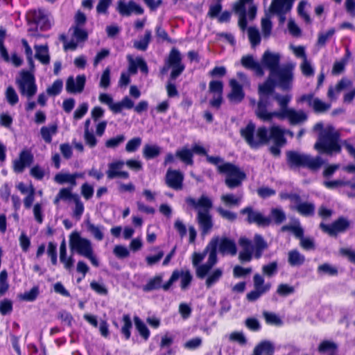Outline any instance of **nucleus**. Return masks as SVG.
<instances>
[{
	"label": "nucleus",
	"instance_id": "nucleus-60",
	"mask_svg": "<svg viewBox=\"0 0 355 355\" xmlns=\"http://www.w3.org/2000/svg\"><path fill=\"white\" fill-rule=\"evenodd\" d=\"M253 282H254V288L260 289V290L266 289V292L268 291L270 288V284H264L263 277L258 273H257L254 275Z\"/></svg>",
	"mask_w": 355,
	"mask_h": 355
},
{
	"label": "nucleus",
	"instance_id": "nucleus-61",
	"mask_svg": "<svg viewBox=\"0 0 355 355\" xmlns=\"http://www.w3.org/2000/svg\"><path fill=\"white\" fill-rule=\"evenodd\" d=\"M62 86V81L61 80H56L51 86L46 89V92L49 96H57L61 92Z\"/></svg>",
	"mask_w": 355,
	"mask_h": 355
},
{
	"label": "nucleus",
	"instance_id": "nucleus-13",
	"mask_svg": "<svg viewBox=\"0 0 355 355\" xmlns=\"http://www.w3.org/2000/svg\"><path fill=\"white\" fill-rule=\"evenodd\" d=\"M344 89H349V91L344 95L343 98L345 103H349L355 97V85H354L352 82L348 78H342L335 87H329L327 96L331 99H336V94Z\"/></svg>",
	"mask_w": 355,
	"mask_h": 355
},
{
	"label": "nucleus",
	"instance_id": "nucleus-25",
	"mask_svg": "<svg viewBox=\"0 0 355 355\" xmlns=\"http://www.w3.org/2000/svg\"><path fill=\"white\" fill-rule=\"evenodd\" d=\"M86 77L85 75H78L76 79L69 76L66 83V90L69 93H81L85 87Z\"/></svg>",
	"mask_w": 355,
	"mask_h": 355
},
{
	"label": "nucleus",
	"instance_id": "nucleus-6",
	"mask_svg": "<svg viewBox=\"0 0 355 355\" xmlns=\"http://www.w3.org/2000/svg\"><path fill=\"white\" fill-rule=\"evenodd\" d=\"M286 155L287 164L291 168L303 167L318 171L324 164V160L320 156L314 157L298 151L289 150L286 153Z\"/></svg>",
	"mask_w": 355,
	"mask_h": 355
},
{
	"label": "nucleus",
	"instance_id": "nucleus-43",
	"mask_svg": "<svg viewBox=\"0 0 355 355\" xmlns=\"http://www.w3.org/2000/svg\"><path fill=\"white\" fill-rule=\"evenodd\" d=\"M87 231L94 237L97 241H102L104 237L103 230L104 227L103 225H96L90 221L86 223Z\"/></svg>",
	"mask_w": 355,
	"mask_h": 355
},
{
	"label": "nucleus",
	"instance_id": "nucleus-19",
	"mask_svg": "<svg viewBox=\"0 0 355 355\" xmlns=\"http://www.w3.org/2000/svg\"><path fill=\"white\" fill-rule=\"evenodd\" d=\"M259 101L256 110L257 116L263 121L270 122L274 118V112H269L268 107L270 105L272 95H259Z\"/></svg>",
	"mask_w": 355,
	"mask_h": 355
},
{
	"label": "nucleus",
	"instance_id": "nucleus-4",
	"mask_svg": "<svg viewBox=\"0 0 355 355\" xmlns=\"http://www.w3.org/2000/svg\"><path fill=\"white\" fill-rule=\"evenodd\" d=\"M239 244L242 249L239 254V259L242 263L250 262L253 257L256 259H260L268 247L263 237L258 234L254 235L253 241L241 237Z\"/></svg>",
	"mask_w": 355,
	"mask_h": 355
},
{
	"label": "nucleus",
	"instance_id": "nucleus-30",
	"mask_svg": "<svg viewBox=\"0 0 355 355\" xmlns=\"http://www.w3.org/2000/svg\"><path fill=\"white\" fill-rule=\"evenodd\" d=\"M230 85L232 89L228 95L229 99L235 103H240L245 96L243 87L234 79L230 81Z\"/></svg>",
	"mask_w": 355,
	"mask_h": 355
},
{
	"label": "nucleus",
	"instance_id": "nucleus-33",
	"mask_svg": "<svg viewBox=\"0 0 355 355\" xmlns=\"http://www.w3.org/2000/svg\"><path fill=\"white\" fill-rule=\"evenodd\" d=\"M271 139L276 145H284L286 139L284 137V129L278 125H273L270 129L268 140Z\"/></svg>",
	"mask_w": 355,
	"mask_h": 355
},
{
	"label": "nucleus",
	"instance_id": "nucleus-20",
	"mask_svg": "<svg viewBox=\"0 0 355 355\" xmlns=\"http://www.w3.org/2000/svg\"><path fill=\"white\" fill-rule=\"evenodd\" d=\"M34 161V156L30 149H23L19 158L12 162V167L15 172L21 173L26 167L30 166Z\"/></svg>",
	"mask_w": 355,
	"mask_h": 355
},
{
	"label": "nucleus",
	"instance_id": "nucleus-1",
	"mask_svg": "<svg viewBox=\"0 0 355 355\" xmlns=\"http://www.w3.org/2000/svg\"><path fill=\"white\" fill-rule=\"evenodd\" d=\"M282 55L279 53L266 50L261 56V64L263 69L269 70L270 78H275L283 91H290L295 80L296 64L288 62L279 65Z\"/></svg>",
	"mask_w": 355,
	"mask_h": 355
},
{
	"label": "nucleus",
	"instance_id": "nucleus-3",
	"mask_svg": "<svg viewBox=\"0 0 355 355\" xmlns=\"http://www.w3.org/2000/svg\"><path fill=\"white\" fill-rule=\"evenodd\" d=\"M187 204L197 211L196 221L199 225L201 234L206 235L213 228L214 222L210 211L213 207L212 200L206 195H201L196 200L192 197H187L185 199Z\"/></svg>",
	"mask_w": 355,
	"mask_h": 355
},
{
	"label": "nucleus",
	"instance_id": "nucleus-23",
	"mask_svg": "<svg viewBox=\"0 0 355 355\" xmlns=\"http://www.w3.org/2000/svg\"><path fill=\"white\" fill-rule=\"evenodd\" d=\"M116 10L122 16L128 17L132 13L135 15H142L144 12V8L133 1L128 3L120 0L117 3Z\"/></svg>",
	"mask_w": 355,
	"mask_h": 355
},
{
	"label": "nucleus",
	"instance_id": "nucleus-21",
	"mask_svg": "<svg viewBox=\"0 0 355 355\" xmlns=\"http://www.w3.org/2000/svg\"><path fill=\"white\" fill-rule=\"evenodd\" d=\"M184 174L179 170L169 168L165 177L166 185L176 191L182 190L183 187Z\"/></svg>",
	"mask_w": 355,
	"mask_h": 355
},
{
	"label": "nucleus",
	"instance_id": "nucleus-5",
	"mask_svg": "<svg viewBox=\"0 0 355 355\" xmlns=\"http://www.w3.org/2000/svg\"><path fill=\"white\" fill-rule=\"evenodd\" d=\"M340 135L334 127L329 126L322 130L314 144V148L320 153L333 155L341 152Z\"/></svg>",
	"mask_w": 355,
	"mask_h": 355
},
{
	"label": "nucleus",
	"instance_id": "nucleus-46",
	"mask_svg": "<svg viewBox=\"0 0 355 355\" xmlns=\"http://www.w3.org/2000/svg\"><path fill=\"white\" fill-rule=\"evenodd\" d=\"M175 156L187 165L191 166L193 164V153L191 150L186 147L178 150L175 153Z\"/></svg>",
	"mask_w": 355,
	"mask_h": 355
},
{
	"label": "nucleus",
	"instance_id": "nucleus-39",
	"mask_svg": "<svg viewBox=\"0 0 355 355\" xmlns=\"http://www.w3.org/2000/svg\"><path fill=\"white\" fill-rule=\"evenodd\" d=\"M281 231L291 232L300 241L304 237V230L300 225V220H295L293 225H286L281 227Z\"/></svg>",
	"mask_w": 355,
	"mask_h": 355
},
{
	"label": "nucleus",
	"instance_id": "nucleus-8",
	"mask_svg": "<svg viewBox=\"0 0 355 355\" xmlns=\"http://www.w3.org/2000/svg\"><path fill=\"white\" fill-rule=\"evenodd\" d=\"M26 17L30 26L28 31L31 36H36L38 28L40 31H45L50 29L53 24L50 12L43 9L30 10Z\"/></svg>",
	"mask_w": 355,
	"mask_h": 355
},
{
	"label": "nucleus",
	"instance_id": "nucleus-62",
	"mask_svg": "<svg viewBox=\"0 0 355 355\" xmlns=\"http://www.w3.org/2000/svg\"><path fill=\"white\" fill-rule=\"evenodd\" d=\"M125 140L123 135H119L115 137L110 138L105 142V146L108 148H115Z\"/></svg>",
	"mask_w": 355,
	"mask_h": 355
},
{
	"label": "nucleus",
	"instance_id": "nucleus-63",
	"mask_svg": "<svg viewBox=\"0 0 355 355\" xmlns=\"http://www.w3.org/2000/svg\"><path fill=\"white\" fill-rule=\"evenodd\" d=\"M335 29L331 28L325 33H320L318 35L317 44L318 46H323L334 35Z\"/></svg>",
	"mask_w": 355,
	"mask_h": 355
},
{
	"label": "nucleus",
	"instance_id": "nucleus-27",
	"mask_svg": "<svg viewBox=\"0 0 355 355\" xmlns=\"http://www.w3.org/2000/svg\"><path fill=\"white\" fill-rule=\"evenodd\" d=\"M241 63L247 69L252 70L258 76H263L265 73L264 69L259 62L256 60L252 55H246L241 58Z\"/></svg>",
	"mask_w": 355,
	"mask_h": 355
},
{
	"label": "nucleus",
	"instance_id": "nucleus-26",
	"mask_svg": "<svg viewBox=\"0 0 355 355\" xmlns=\"http://www.w3.org/2000/svg\"><path fill=\"white\" fill-rule=\"evenodd\" d=\"M291 208L302 216L309 217L314 215L315 206L311 202H302L300 196L297 202H295L294 205L291 206Z\"/></svg>",
	"mask_w": 355,
	"mask_h": 355
},
{
	"label": "nucleus",
	"instance_id": "nucleus-15",
	"mask_svg": "<svg viewBox=\"0 0 355 355\" xmlns=\"http://www.w3.org/2000/svg\"><path fill=\"white\" fill-rule=\"evenodd\" d=\"M180 278V287L183 291L187 290L193 279V276L189 270H175L167 282L163 284L162 289L165 291H168L173 284Z\"/></svg>",
	"mask_w": 355,
	"mask_h": 355
},
{
	"label": "nucleus",
	"instance_id": "nucleus-9",
	"mask_svg": "<svg viewBox=\"0 0 355 355\" xmlns=\"http://www.w3.org/2000/svg\"><path fill=\"white\" fill-rule=\"evenodd\" d=\"M69 246L71 250L88 259L93 266L96 267L99 266L98 260L94 254V249L91 241L86 238L81 237L78 232H73L70 234Z\"/></svg>",
	"mask_w": 355,
	"mask_h": 355
},
{
	"label": "nucleus",
	"instance_id": "nucleus-29",
	"mask_svg": "<svg viewBox=\"0 0 355 355\" xmlns=\"http://www.w3.org/2000/svg\"><path fill=\"white\" fill-rule=\"evenodd\" d=\"M294 0H272L269 10L271 13H287L293 4Z\"/></svg>",
	"mask_w": 355,
	"mask_h": 355
},
{
	"label": "nucleus",
	"instance_id": "nucleus-35",
	"mask_svg": "<svg viewBox=\"0 0 355 355\" xmlns=\"http://www.w3.org/2000/svg\"><path fill=\"white\" fill-rule=\"evenodd\" d=\"M223 275V270L220 268H217L212 271H209L206 275L205 286L207 288H211L217 282L220 281Z\"/></svg>",
	"mask_w": 355,
	"mask_h": 355
},
{
	"label": "nucleus",
	"instance_id": "nucleus-36",
	"mask_svg": "<svg viewBox=\"0 0 355 355\" xmlns=\"http://www.w3.org/2000/svg\"><path fill=\"white\" fill-rule=\"evenodd\" d=\"M268 218L270 220V225L272 222L276 225H280L286 220V214L281 207L272 208Z\"/></svg>",
	"mask_w": 355,
	"mask_h": 355
},
{
	"label": "nucleus",
	"instance_id": "nucleus-51",
	"mask_svg": "<svg viewBox=\"0 0 355 355\" xmlns=\"http://www.w3.org/2000/svg\"><path fill=\"white\" fill-rule=\"evenodd\" d=\"M317 272L320 275H328L329 276H336L338 273L336 267L327 263L320 265L318 267Z\"/></svg>",
	"mask_w": 355,
	"mask_h": 355
},
{
	"label": "nucleus",
	"instance_id": "nucleus-17",
	"mask_svg": "<svg viewBox=\"0 0 355 355\" xmlns=\"http://www.w3.org/2000/svg\"><path fill=\"white\" fill-rule=\"evenodd\" d=\"M349 226V221L344 217H339L329 225L324 223L320 224V228L322 231L332 237H336L338 234L345 232Z\"/></svg>",
	"mask_w": 355,
	"mask_h": 355
},
{
	"label": "nucleus",
	"instance_id": "nucleus-47",
	"mask_svg": "<svg viewBox=\"0 0 355 355\" xmlns=\"http://www.w3.org/2000/svg\"><path fill=\"white\" fill-rule=\"evenodd\" d=\"M134 322L135 328L139 332V335L145 340H147L150 336V331L146 324L138 316L134 317Z\"/></svg>",
	"mask_w": 355,
	"mask_h": 355
},
{
	"label": "nucleus",
	"instance_id": "nucleus-28",
	"mask_svg": "<svg viewBox=\"0 0 355 355\" xmlns=\"http://www.w3.org/2000/svg\"><path fill=\"white\" fill-rule=\"evenodd\" d=\"M251 2L252 0H239L234 5V10L239 17V26L243 31L246 28L248 24L245 5Z\"/></svg>",
	"mask_w": 355,
	"mask_h": 355
},
{
	"label": "nucleus",
	"instance_id": "nucleus-12",
	"mask_svg": "<svg viewBox=\"0 0 355 355\" xmlns=\"http://www.w3.org/2000/svg\"><path fill=\"white\" fill-rule=\"evenodd\" d=\"M211 248L208 245L202 252H194L192 255V264L196 269V275L198 279H203L215 265H209V254Z\"/></svg>",
	"mask_w": 355,
	"mask_h": 355
},
{
	"label": "nucleus",
	"instance_id": "nucleus-2",
	"mask_svg": "<svg viewBox=\"0 0 355 355\" xmlns=\"http://www.w3.org/2000/svg\"><path fill=\"white\" fill-rule=\"evenodd\" d=\"M191 151L198 155H205L209 163L216 166L218 172L226 175L225 184L230 189L240 187L246 178L245 172L239 166L230 162H225L220 156L207 155V150L201 146L194 145Z\"/></svg>",
	"mask_w": 355,
	"mask_h": 355
},
{
	"label": "nucleus",
	"instance_id": "nucleus-37",
	"mask_svg": "<svg viewBox=\"0 0 355 355\" xmlns=\"http://www.w3.org/2000/svg\"><path fill=\"white\" fill-rule=\"evenodd\" d=\"M35 58L42 64H48L50 62V56L49 54V48L47 45H35Z\"/></svg>",
	"mask_w": 355,
	"mask_h": 355
},
{
	"label": "nucleus",
	"instance_id": "nucleus-38",
	"mask_svg": "<svg viewBox=\"0 0 355 355\" xmlns=\"http://www.w3.org/2000/svg\"><path fill=\"white\" fill-rule=\"evenodd\" d=\"M274 351L275 347L270 342L263 341L255 347L252 355H272Z\"/></svg>",
	"mask_w": 355,
	"mask_h": 355
},
{
	"label": "nucleus",
	"instance_id": "nucleus-11",
	"mask_svg": "<svg viewBox=\"0 0 355 355\" xmlns=\"http://www.w3.org/2000/svg\"><path fill=\"white\" fill-rule=\"evenodd\" d=\"M15 82L21 96L30 99L37 93V87L33 72L26 70L21 71Z\"/></svg>",
	"mask_w": 355,
	"mask_h": 355
},
{
	"label": "nucleus",
	"instance_id": "nucleus-56",
	"mask_svg": "<svg viewBox=\"0 0 355 355\" xmlns=\"http://www.w3.org/2000/svg\"><path fill=\"white\" fill-rule=\"evenodd\" d=\"M248 37L252 46L259 44L261 37L259 30L255 27H249L248 30Z\"/></svg>",
	"mask_w": 355,
	"mask_h": 355
},
{
	"label": "nucleus",
	"instance_id": "nucleus-10",
	"mask_svg": "<svg viewBox=\"0 0 355 355\" xmlns=\"http://www.w3.org/2000/svg\"><path fill=\"white\" fill-rule=\"evenodd\" d=\"M241 136L252 148H258L268 142V131L264 126L256 130V125L250 122L240 130Z\"/></svg>",
	"mask_w": 355,
	"mask_h": 355
},
{
	"label": "nucleus",
	"instance_id": "nucleus-16",
	"mask_svg": "<svg viewBox=\"0 0 355 355\" xmlns=\"http://www.w3.org/2000/svg\"><path fill=\"white\" fill-rule=\"evenodd\" d=\"M182 60V57L179 50L176 48H173L167 59L165 60L172 69L170 75L171 80H175L184 70L185 67Z\"/></svg>",
	"mask_w": 355,
	"mask_h": 355
},
{
	"label": "nucleus",
	"instance_id": "nucleus-24",
	"mask_svg": "<svg viewBox=\"0 0 355 355\" xmlns=\"http://www.w3.org/2000/svg\"><path fill=\"white\" fill-rule=\"evenodd\" d=\"M223 84L220 80H211L209 84V92L213 94V99L209 102L210 105L216 109H218L223 101Z\"/></svg>",
	"mask_w": 355,
	"mask_h": 355
},
{
	"label": "nucleus",
	"instance_id": "nucleus-53",
	"mask_svg": "<svg viewBox=\"0 0 355 355\" xmlns=\"http://www.w3.org/2000/svg\"><path fill=\"white\" fill-rule=\"evenodd\" d=\"M311 107H312L316 113H323L330 109L331 105L329 103H324L318 98H315Z\"/></svg>",
	"mask_w": 355,
	"mask_h": 355
},
{
	"label": "nucleus",
	"instance_id": "nucleus-40",
	"mask_svg": "<svg viewBox=\"0 0 355 355\" xmlns=\"http://www.w3.org/2000/svg\"><path fill=\"white\" fill-rule=\"evenodd\" d=\"M243 198L242 193L234 195L233 193L223 194L220 200L227 207L239 206Z\"/></svg>",
	"mask_w": 355,
	"mask_h": 355
},
{
	"label": "nucleus",
	"instance_id": "nucleus-42",
	"mask_svg": "<svg viewBox=\"0 0 355 355\" xmlns=\"http://www.w3.org/2000/svg\"><path fill=\"white\" fill-rule=\"evenodd\" d=\"M162 152V148L157 145L146 144L142 150L143 156L146 159H152L158 157Z\"/></svg>",
	"mask_w": 355,
	"mask_h": 355
},
{
	"label": "nucleus",
	"instance_id": "nucleus-44",
	"mask_svg": "<svg viewBox=\"0 0 355 355\" xmlns=\"http://www.w3.org/2000/svg\"><path fill=\"white\" fill-rule=\"evenodd\" d=\"M162 280L163 276L162 275H157L150 279L147 284L143 286L144 291L149 292L153 290L159 289L161 288H162Z\"/></svg>",
	"mask_w": 355,
	"mask_h": 355
},
{
	"label": "nucleus",
	"instance_id": "nucleus-7",
	"mask_svg": "<svg viewBox=\"0 0 355 355\" xmlns=\"http://www.w3.org/2000/svg\"><path fill=\"white\" fill-rule=\"evenodd\" d=\"M208 248H211L208 263L210 266L216 265L218 262L217 249L223 255L230 254L234 256L237 252L234 241L227 237L215 236L212 238L208 243Z\"/></svg>",
	"mask_w": 355,
	"mask_h": 355
},
{
	"label": "nucleus",
	"instance_id": "nucleus-59",
	"mask_svg": "<svg viewBox=\"0 0 355 355\" xmlns=\"http://www.w3.org/2000/svg\"><path fill=\"white\" fill-rule=\"evenodd\" d=\"M302 73L306 77H311L314 75V68L308 59L302 60L300 66Z\"/></svg>",
	"mask_w": 355,
	"mask_h": 355
},
{
	"label": "nucleus",
	"instance_id": "nucleus-58",
	"mask_svg": "<svg viewBox=\"0 0 355 355\" xmlns=\"http://www.w3.org/2000/svg\"><path fill=\"white\" fill-rule=\"evenodd\" d=\"M6 98L8 101V103L10 105H16L19 101V97L18 95L15 90V89L12 86H9L7 87L6 93Z\"/></svg>",
	"mask_w": 355,
	"mask_h": 355
},
{
	"label": "nucleus",
	"instance_id": "nucleus-45",
	"mask_svg": "<svg viewBox=\"0 0 355 355\" xmlns=\"http://www.w3.org/2000/svg\"><path fill=\"white\" fill-rule=\"evenodd\" d=\"M54 181L59 184H69L70 187L76 186L77 182L73 180L72 174L69 173H58L54 176Z\"/></svg>",
	"mask_w": 355,
	"mask_h": 355
},
{
	"label": "nucleus",
	"instance_id": "nucleus-32",
	"mask_svg": "<svg viewBox=\"0 0 355 355\" xmlns=\"http://www.w3.org/2000/svg\"><path fill=\"white\" fill-rule=\"evenodd\" d=\"M273 98L277 102L280 107V110L279 111H274V113L272 114L274 117L278 119L279 114L291 108L288 107V105L290 103L292 96L290 94L282 95L279 93H275Z\"/></svg>",
	"mask_w": 355,
	"mask_h": 355
},
{
	"label": "nucleus",
	"instance_id": "nucleus-54",
	"mask_svg": "<svg viewBox=\"0 0 355 355\" xmlns=\"http://www.w3.org/2000/svg\"><path fill=\"white\" fill-rule=\"evenodd\" d=\"M263 315L267 324L275 326H281L283 324L282 319L275 313L264 311Z\"/></svg>",
	"mask_w": 355,
	"mask_h": 355
},
{
	"label": "nucleus",
	"instance_id": "nucleus-49",
	"mask_svg": "<svg viewBox=\"0 0 355 355\" xmlns=\"http://www.w3.org/2000/svg\"><path fill=\"white\" fill-rule=\"evenodd\" d=\"M134 101L132 99H130L128 96H125L122 98V100L120 102L116 103V105L114 107L115 110L114 114L121 112L123 108L130 110L132 108H134Z\"/></svg>",
	"mask_w": 355,
	"mask_h": 355
},
{
	"label": "nucleus",
	"instance_id": "nucleus-31",
	"mask_svg": "<svg viewBox=\"0 0 355 355\" xmlns=\"http://www.w3.org/2000/svg\"><path fill=\"white\" fill-rule=\"evenodd\" d=\"M277 87L281 89V87L278 85L275 78H270L268 76V79L261 85H259L258 89L259 95H272L273 96L275 92V87Z\"/></svg>",
	"mask_w": 355,
	"mask_h": 355
},
{
	"label": "nucleus",
	"instance_id": "nucleus-48",
	"mask_svg": "<svg viewBox=\"0 0 355 355\" xmlns=\"http://www.w3.org/2000/svg\"><path fill=\"white\" fill-rule=\"evenodd\" d=\"M152 33L150 30H146L143 38L134 42V47L139 51H146L151 40Z\"/></svg>",
	"mask_w": 355,
	"mask_h": 355
},
{
	"label": "nucleus",
	"instance_id": "nucleus-50",
	"mask_svg": "<svg viewBox=\"0 0 355 355\" xmlns=\"http://www.w3.org/2000/svg\"><path fill=\"white\" fill-rule=\"evenodd\" d=\"M122 322L123 323L121 332L125 336L126 340H128L131 336V329L132 327V320L130 315L125 314L123 315Z\"/></svg>",
	"mask_w": 355,
	"mask_h": 355
},
{
	"label": "nucleus",
	"instance_id": "nucleus-57",
	"mask_svg": "<svg viewBox=\"0 0 355 355\" xmlns=\"http://www.w3.org/2000/svg\"><path fill=\"white\" fill-rule=\"evenodd\" d=\"M73 31V37L76 40L77 42H84L88 37L87 31L82 27L73 26L70 28Z\"/></svg>",
	"mask_w": 355,
	"mask_h": 355
},
{
	"label": "nucleus",
	"instance_id": "nucleus-41",
	"mask_svg": "<svg viewBox=\"0 0 355 355\" xmlns=\"http://www.w3.org/2000/svg\"><path fill=\"white\" fill-rule=\"evenodd\" d=\"M58 132V125L55 123L43 126L40 129V134L44 141L50 144L52 141V136Z\"/></svg>",
	"mask_w": 355,
	"mask_h": 355
},
{
	"label": "nucleus",
	"instance_id": "nucleus-18",
	"mask_svg": "<svg viewBox=\"0 0 355 355\" xmlns=\"http://www.w3.org/2000/svg\"><path fill=\"white\" fill-rule=\"evenodd\" d=\"M278 119L280 120L286 119L291 125H300L307 121L308 115L302 110H295L291 107L279 114Z\"/></svg>",
	"mask_w": 355,
	"mask_h": 355
},
{
	"label": "nucleus",
	"instance_id": "nucleus-52",
	"mask_svg": "<svg viewBox=\"0 0 355 355\" xmlns=\"http://www.w3.org/2000/svg\"><path fill=\"white\" fill-rule=\"evenodd\" d=\"M75 207L73 209V217H74L76 220H79L84 212L85 207L83 202L81 201L80 198L78 196H75V199L73 200Z\"/></svg>",
	"mask_w": 355,
	"mask_h": 355
},
{
	"label": "nucleus",
	"instance_id": "nucleus-55",
	"mask_svg": "<svg viewBox=\"0 0 355 355\" xmlns=\"http://www.w3.org/2000/svg\"><path fill=\"white\" fill-rule=\"evenodd\" d=\"M277 271L278 263L277 261H272L262 266L263 274L268 277L275 275L277 273Z\"/></svg>",
	"mask_w": 355,
	"mask_h": 355
},
{
	"label": "nucleus",
	"instance_id": "nucleus-34",
	"mask_svg": "<svg viewBox=\"0 0 355 355\" xmlns=\"http://www.w3.org/2000/svg\"><path fill=\"white\" fill-rule=\"evenodd\" d=\"M305 261V256L297 250H292L288 252V263L292 267H300Z\"/></svg>",
	"mask_w": 355,
	"mask_h": 355
},
{
	"label": "nucleus",
	"instance_id": "nucleus-14",
	"mask_svg": "<svg viewBox=\"0 0 355 355\" xmlns=\"http://www.w3.org/2000/svg\"><path fill=\"white\" fill-rule=\"evenodd\" d=\"M241 215H245V221L249 224H256L259 227H265L270 225V220L252 206L245 207L240 210Z\"/></svg>",
	"mask_w": 355,
	"mask_h": 355
},
{
	"label": "nucleus",
	"instance_id": "nucleus-22",
	"mask_svg": "<svg viewBox=\"0 0 355 355\" xmlns=\"http://www.w3.org/2000/svg\"><path fill=\"white\" fill-rule=\"evenodd\" d=\"M125 162L123 160H116L112 162L107 165V170L106 175L109 180L120 178L123 179H128L130 174L128 171H122Z\"/></svg>",
	"mask_w": 355,
	"mask_h": 355
},
{
	"label": "nucleus",
	"instance_id": "nucleus-64",
	"mask_svg": "<svg viewBox=\"0 0 355 355\" xmlns=\"http://www.w3.org/2000/svg\"><path fill=\"white\" fill-rule=\"evenodd\" d=\"M142 140L140 137H134L129 140L125 146V150L128 153L135 152L141 146Z\"/></svg>",
	"mask_w": 355,
	"mask_h": 355
}]
</instances>
